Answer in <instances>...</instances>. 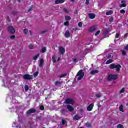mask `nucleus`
Wrapping results in <instances>:
<instances>
[{"label":"nucleus","instance_id":"6e6d98bb","mask_svg":"<svg viewBox=\"0 0 128 128\" xmlns=\"http://www.w3.org/2000/svg\"><path fill=\"white\" fill-rule=\"evenodd\" d=\"M44 66V64L40 63L39 64V67L40 68H42Z\"/></svg>","mask_w":128,"mask_h":128},{"label":"nucleus","instance_id":"7ed1b4c3","mask_svg":"<svg viewBox=\"0 0 128 128\" xmlns=\"http://www.w3.org/2000/svg\"><path fill=\"white\" fill-rule=\"evenodd\" d=\"M118 75L114 74H110L108 76V82H112V80H118Z\"/></svg>","mask_w":128,"mask_h":128},{"label":"nucleus","instance_id":"f257e3e1","mask_svg":"<svg viewBox=\"0 0 128 128\" xmlns=\"http://www.w3.org/2000/svg\"><path fill=\"white\" fill-rule=\"evenodd\" d=\"M110 70H114V68H116V72H120L122 66L113 64L110 66Z\"/></svg>","mask_w":128,"mask_h":128},{"label":"nucleus","instance_id":"f704fd0d","mask_svg":"<svg viewBox=\"0 0 128 128\" xmlns=\"http://www.w3.org/2000/svg\"><path fill=\"white\" fill-rule=\"evenodd\" d=\"M126 90V89L124 88H122V90L120 91V94H124Z\"/></svg>","mask_w":128,"mask_h":128},{"label":"nucleus","instance_id":"f8f14e48","mask_svg":"<svg viewBox=\"0 0 128 128\" xmlns=\"http://www.w3.org/2000/svg\"><path fill=\"white\" fill-rule=\"evenodd\" d=\"M88 18L90 20H94L96 18V14L92 13L88 14Z\"/></svg>","mask_w":128,"mask_h":128},{"label":"nucleus","instance_id":"c9c22d12","mask_svg":"<svg viewBox=\"0 0 128 128\" xmlns=\"http://www.w3.org/2000/svg\"><path fill=\"white\" fill-rule=\"evenodd\" d=\"M63 12H66V14H68V12H70V11L66 8L63 9Z\"/></svg>","mask_w":128,"mask_h":128},{"label":"nucleus","instance_id":"cd10ccee","mask_svg":"<svg viewBox=\"0 0 128 128\" xmlns=\"http://www.w3.org/2000/svg\"><path fill=\"white\" fill-rule=\"evenodd\" d=\"M120 112H124V105H121L120 107Z\"/></svg>","mask_w":128,"mask_h":128},{"label":"nucleus","instance_id":"de8ad7c7","mask_svg":"<svg viewBox=\"0 0 128 128\" xmlns=\"http://www.w3.org/2000/svg\"><path fill=\"white\" fill-rule=\"evenodd\" d=\"M78 26L80 28H82V22L78 23Z\"/></svg>","mask_w":128,"mask_h":128},{"label":"nucleus","instance_id":"052dcab7","mask_svg":"<svg viewBox=\"0 0 128 128\" xmlns=\"http://www.w3.org/2000/svg\"><path fill=\"white\" fill-rule=\"evenodd\" d=\"M46 30H44V31L41 32L42 34H46Z\"/></svg>","mask_w":128,"mask_h":128},{"label":"nucleus","instance_id":"4468645a","mask_svg":"<svg viewBox=\"0 0 128 128\" xmlns=\"http://www.w3.org/2000/svg\"><path fill=\"white\" fill-rule=\"evenodd\" d=\"M98 72H100L98 70H93L91 71L90 74H92V76H94V74H98Z\"/></svg>","mask_w":128,"mask_h":128},{"label":"nucleus","instance_id":"b1692460","mask_svg":"<svg viewBox=\"0 0 128 128\" xmlns=\"http://www.w3.org/2000/svg\"><path fill=\"white\" fill-rule=\"evenodd\" d=\"M68 76V74H64L58 76V78H65V76Z\"/></svg>","mask_w":128,"mask_h":128},{"label":"nucleus","instance_id":"e433bc0d","mask_svg":"<svg viewBox=\"0 0 128 128\" xmlns=\"http://www.w3.org/2000/svg\"><path fill=\"white\" fill-rule=\"evenodd\" d=\"M117 128H124V127L123 125L120 124L118 125Z\"/></svg>","mask_w":128,"mask_h":128},{"label":"nucleus","instance_id":"603ef678","mask_svg":"<svg viewBox=\"0 0 128 128\" xmlns=\"http://www.w3.org/2000/svg\"><path fill=\"white\" fill-rule=\"evenodd\" d=\"M86 4L88 6V4H90V0H86Z\"/></svg>","mask_w":128,"mask_h":128},{"label":"nucleus","instance_id":"4be33fe9","mask_svg":"<svg viewBox=\"0 0 128 128\" xmlns=\"http://www.w3.org/2000/svg\"><path fill=\"white\" fill-rule=\"evenodd\" d=\"M114 14V12L112 10H110L106 12V16H112Z\"/></svg>","mask_w":128,"mask_h":128},{"label":"nucleus","instance_id":"423d86ee","mask_svg":"<svg viewBox=\"0 0 128 128\" xmlns=\"http://www.w3.org/2000/svg\"><path fill=\"white\" fill-rule=\"evenodd\" d=\"M23 78L24 80H30L33 79L32 76L30 74L24 75Z\"/></svg>","mask_w":128,"mask_h":128},{"label":"nucleus","instance_id":"774afa93","mask_svg":"<svg viewBox=\"0 0 128 128\" xmlns=\"http://www.w3.org/2000/svg\"><path fill=\"white\" fill-rule=\"evenodd\" d=\"M75 14H78V10H76Z\"/></svg>","mask_w":128,"mask_h":128},{"label":"nucleus","instance_id":"49530a36","mask_svg":"<svg viewBox=\"0 0 128 128\" xmlns=\"http://www.w3.org/2000/svg\"><path fill=\"white\" fill-rule=\"evenodd\" d=\"M29 48H30V50H34V46L30 45L29 46Z\"/></svg>","mask_w":128,"mask_h":128},{"label":"nucleus","instance_id":"09e8293b","mask_svg":"<svg viewBox=\"0 0 128 128\" xmlns=\"http://www.w3.org/2000/svg\"><path fill=\"white\" fill-rule=\"evenodd\" d=\"M32 8H33L32 6H31V7L28 9V12H32Z\"/></svg>","mask_w":128,"mask_h":128},{"label":"nucleus","instance_id":"0e129e2a","mask_svg":"<svg viewBox=\"0 0 128 128\" xmlns=\"http://www.w3.org/2000/svg\"><path fill=\"white\" fill-rule=\"evenodd\" d=\"M124 49L127 50H128V44L125 47Z\"/></svg>","mask_w":128,"mask_h":128},{"label":"nucleus","instance_id":"7c9ffc66","mask_svg":"<svg viewBox=\"0 0 128 128\" xmlns=\"http://www.w3.org/2000/svg\"><path fill=\"white\" fill-rule=\"evenodd\" d=\"M121 52L122 54V56H126V52L124 50H121Z\"/></svg>","mask_w":128,"mask_h":128},{"label":"nucleus","instance_id":"4d7b16f0","mask_svg":"<svg viewBox=\"0 0 128 128\" xmlns=\"http://www.w3.org/2000/svg\"><path fill=\"white\" fill-rule=\"evenodd\" d=\"M108 60L112 58V55L111 54H110L109 56H108Z\"/></svg>","mask_w":128,"mask_h":128},{"label":"nucleus","instance_id":"3c124183","mask_svg":"<svg viewBox=\"0 0 128 128\" xmlns=\"http://www.w3.org/2000/svg\"><path fill=\"white\" fill-rule=\"evenodd\" d=\"M120 34H118L116 36V38H120Z\"/></svg>","mask_w":128,"mask_h":128},{"label":"nucleus","instance_id":"6e6552de","mask_svg":"<svg viewBox=\"0 0 128 128\" xmlns=\"http://www.w3.org/2000/svg\"><path fill=\"white\" fill-rule=\"evenodd\" d=\"M94 105L92 104H90L87 108L88 112H92V110H94Z\"/></svg>","mask_w":128,"mask_h":128},{"label":"nucleus","instance_id":"9b49d317","mask_svg":"<svg viewBox=\"0 0 128 128\" xmlns=\"http://www.w3.org/2000/svg\"><path fill=\"white\" fill-rule=\"evenodd\" d=\"M66 2V0H57L55 2L56 4H61Z\"/></svg>","mask_w":128,"mask_h":128},{"label":"nucleus","instance_id":"8fccbe9b","mask_svg":"<svg viewBox=\"0 0 128 128\" xmlns=\"http://www.w3.org/2000/svg\"><path fill=\"white\" fill-rule=\"evenodd\" d=\"M100 94H96V97H97L98 98H100Z\"/></svg>","mask_w":128,"mask_h":128},{"label":"nucleus","instance_id":"ea45409f","mask_svg":"<svg viewBox=\"0 0 128 128\" xmlns=\"http://www.w3.org/2000/svg\"><path fill=\"white\" fill-rule=\"evenodd\" d=\"M120 12L122 14H126V10H122L120 11Z\"/></svg>","mask_w":128,"mask_h":128},{"label":"nucleus","instance_id":"79ce46f5","mask_svg":"<svg viewBox=\"0 0 128 128\" xmlns=\"http://www.w3.org/2000/svg\"><path fill=\"white\" fill-rule=\"evenodd\" d=\"M73 62H74V64H77V62H78V58L73 59Z\"/></svg>","mask_w":128,"mask_h":128},{"label":"nucleus","instance_id":"5701e85b","mask_svg":"<svg viewBox=\"0 0 128 128\" xmlns=\"http://www.w3.org/2000/svg\"><path fill=\"white\" fill-rule=\"evenodd\" d=\"M112 62H114V60L110 59L106 62V64H112Z\"/></svg>","mask_w":128,"mask_h":128},{"label":"nucleus","instance_id":"20e7f679","mask_svg":"<svg viewBox=\"0 0 128 128\" xmlns=\"http://www.w3.org/2000/svg\"><path fill=\"white\" fill-rule=\"evenodd\" d=\"M8 32H9V34H16V29L14 28V26H9L8 28Z\"/></svg>","mask_w":128,"mask_h":128},{"label":"nucleus","instance_id":"412c9836","mask_svg":"<svg viewBox=\"0 0 128 128\" xmlns=\"http://www.w3.org/2000/svg\"><path fill=\"white\" fill-rule=\"evenodd\" d=\"M38 58H40V54H38L37 55L35 56L34 58H33V60H37Z\"/></svg>","mask_w":128,"mask_h":128},{"label":"nucleus","instance_id":"aec40b11","mask_svg":"<svg viewBox=\"0 0 128 128\" xmlns=\"http://www.w3.org/2000/svg\"><path fill=\"white\" fill-rule=\"evenodd\" d=\"M109 33H110V31L106 29L104 31L103 34H104V36H106L107 34H108Z\"/></svg>","mask_w":128,"mask_h":128},{"label":"nucleus","instance_id":"72a5a7b5","mask_svg":"<svg viewBox=\"0 0 128 128\" xmlns=\"http://www.w3.org/2000/svg\"><path fill=\"white\" fill-rule=\"evenodd\" d=\"M64 25L66 26H70V22H66L64 23Z\"/></svg>","mask_w":128,"mask_h":128},{"label":"nucleus","instance_id":"1a4fd4ad","mask_svg":"<svg viewBox=\"0 0 128 128\" xmlns=\"http://www.w3.org/2000/svg\"><path fill=\"white\" fill-rule=\"evenodd\" d=\"M66 107L68 110H69V112H74V107L70 104L67 105Z\"/></svg>","mask_w":128,"mask_h":128},{"label":"nucleus","instance_id":"e2e57ef3","mask_svg":"<svg viewBox=\"0 0 128 128\" xmlns=\"http://www.w3.org/2000/svg\"><path fill=\"white\" fill-rule=\"evenodd\" d=\"M128 33H127L126 34H125L124 36V38H128Z\"/></svg>","mask_w":128,"mask_h":128},{"label":"nucleus","instance_id":"2eb2a0df","mask_svg":"<svg viewBox=\"0 0 128 128\" xmlns=\"http://www.w3.org/2000/svg\"><path fill=\"white\" fill-rule=\"evenodd\" d=\"M65 36L68 38H70V33L68 30H67L66 33H65Z\"/></svg>","mask_w":128,"mask_h":128},{"label":"nucleus","instance_id":"bb28decb","mask_svg":"<svg viewBox=\"0 0 128 128\" xmlns=\"http://www.w3.org/2000/svg\"><path fill=\"white\" fill-rule=\"evenodd\" d=\"M86 126L88 128H92V124L88 122L86 124Z\"/></svg>","mask_w":128,"mask_h":128},{"label":"nucleus","instance_id":"39448f33","mask_svg":"<svg viewBox=\"0 0 128 128\" xmlns=\"http://www.w3.org/2000/svg\"><path fill=\"white\" fill-rule=\"evenodd\" d=\"M64 104H71V106H74V99L67 98Z\"/></svg>","mask_w":128,"mask_h":128},{"label":"nucleus","instance_id":"ddd939ff","mask_svg":"<svg viewBox=\"0 0 128 128\" xmlns=\"http://www.w3.org/2000/svg\"><path fill=\"white\" fill-rule=\"evenodd\" d=\"M60 52L61 54H64L66 53V49H64V47H60Z\"/></svg>","mask_w":128,"mask_h":128},{"label":"nucleus","instance_id":"4c0bfd02","mask_svg":"<svg viewBox=\"0 0 128 128\" xmlns=\"http://www.w3.org/2000/svg\"><path fill=\"white\" fill-rule=\"evenodd\" d=\"M114 17H111L109 20L110 22V24H112V22H114Z\"/></svg>","mask_w":128,"mask_h":128},{"label":"nucleus","instance_id":"a211bd4d","mask_svg":"<svg viewBox=\"0 0 128 128\" xmlns=\"http://www.w3.org/2000/svg\"><path fill=\"white\" fill-rule=\"evenodd\" d=\"M65 20L67 22H70V20H72V18H70V16H65Z\"/></svg>","mask_w":128,"mask_h":128},{"label":"nucleus","instance_id":"2f4dec72","mask_svg":"<svg viewBox=\"0 0 128 128\" xmlns=\"http://www.w3.org/2000/svg\"><path fill=\"white\" fill-rule=\"evenodd\" d=\"M24 88L26 92H28V90H30V86H26Z\"/></svg>","mask_w":128,"mask_h":128},{"label":"nucleus","instance_id":"338daca9","mask_svg":"<svg viewBox=\"0 0 128 128\" xmlns=\"http://www.w3.org/2000/svg\"><path fill=\"white\" fill-rule=\"evenodd\" d=\"M30 36H32V30L30 31Z\"/></svg>","mask_w":128,"mask_h":128},{"label":"nucleus","instance_id":"f3484780","mask_svg":"<svg viewBox=\"0 0 128 128\" xmlns=\"http://www.w3.org/2000/svg\"><path fill=\"white\" fill-rule=\"evenodd\" d=\"M74 120H80V117L78 115H76L74 118Z\"/></svg>","mask_w":128,"mask_h":128},{"label":"nucleus","instance_id":"473e14b6","mask_svg":"<svg viewBox=\"0 0 128 128\" xmlns=\"http://www.w3.org/2000/svg\"><path fill=\"white\" fill-rule=\"evenodd\" d=\"M120 7L122 8H126V4H122L120 6Z\"/></svg>","mask_w":128,"mask_h":128},{"label":"nucleus","instance_id":"a19ab883","mask_svg":"<svg viewBox=\"0 0 128 128\" xmlns=\"http://www.w3.org/2000/svg\"><path fill=\"white\" fill-rule=\"evenodd\" d=\"M44 60L42 58L40 59V64H44Z\"/></svg>","mask_w":128,"mask_h":128},{"label":"nucleus","instance_id":"69168bd1","mask_svg":"<svg viewBox=\"0 0 128 128\" xmlns=\"http://www.w3.org/2000/svg\"><path fill=\"white\" fill-rule=\"evenodd\" d=\"M18 14V13L16 12V11H14L12 12L13 14Z\"/></svg>","mask_w":128,"mask_h":128},{"label":"nucleus","instance_id":"f03ea898","mask_svg":"<svg viewBox=\"0 0 128 128\" xmlns=\"http://www.w3.org/2000/svg\"><path fill=\"white\" fill-rule=\"evenodd\" d=\"M76 76H78V80H82L84 76V70H80L77 74Z\"/></svg>","mask_w":128,"mask_h":128},{"label":"nucleus","instance_id":"6ab92c4d","mask_svg":"<svg viewBox=\"0 0 128 128\" xmlns=\"http://www.w3.org/2000/svg\"><path fill=\"white\" fill-rule=\"evenodd\" d=\"M62 82L60 81H56L55 82V86H62Z\"/></svg>","mask_w":128,"mask_h":128},{"label":"nucleus","instance_id":"680f3d73","mask_svg":"<svg viewBox=\"0 0 128 128\" xmlns=\"http://www.w3.org/2000/svg\"><path fill=\"white\" fill-rule=\"evenodd\" d=\"M22 2H24V0H18V2L20 4H22Z\"/></svg>","mask_w":128,"mask_h":128},{"label":"nucleus","instance_id":"864d4df0","mask_svg":"<svg viewBox=\"0 0 128 128\" xmlns=\"http://www.w3.org/2000/svg\"><path fill=\"white\" fill-rule=\"evenodd\" d=\"M7 20L9 21V22H12V21H10V18L8 16L7 17Z\"/></svg>","mask_w":128,"mask_h":128},{"label":"nucleus","instance_id":"58836bf2","mask_svg":"<svg viewBox=\"0 0 128 128\" xmlns=\"http://www.w3.org/2000/svg\"><path fill=\"white\" fill-rule=\"evenodd\" d=\"M100 30H99L95 34L96 36H100Z\"/></svg>","mask_w":128,"mask_h":128},{"label":"nucleus","instance_id":"a878e982","mask_svg":"<svg viewBox=\"0 0 128 128\" xmlns=\"http://www.w3.org/2000/svg\"><path fill=\"white\" fill-rule=\"evenodd\" d=\"M52 62H54V64H56V56L54 55L52 56Z\"/></svg>","mask_w":128,"mask_h":128},{"label":"nucleus","instance_id":"37998d69","mask_svg":"<svg viewBox=\"0 0 128 128\" xmlns=\"http://www.w3.org/2000/svg\"><path fill=\"white\" fill-rule=\"evenodd\" d=\"M40 110H44V106H40Z\"/></svg>","mask_w":128,"mask_h":128},{"label":"nucleus","instance_id":"9d476101","mask_svg":"<svg viewBox=\"0 0 128 128\" xmlns=\"http://www.w3.org/2000/svg\"><path fill=\"white\" fill-rule=\"evenodd\" d=\"M96 30H98V27L93 26L91 28H89L88 32H96Z\"/></svg>","mask_w":128,"mask_h":128},{"label":"nucleus","instance_id":"dca6fc26","mask_svg":"<svg viewBox=\"0 0 128 128\" xmlns=\"http://www.w3.org/2000/svg\"><path fill=\"white\" fill-rule=\"evenodd\" d=\"M68 112L66 109H62V110L60 111V112L62 114V116H65L66 114Z\"/></svg>","mask_w":128,"mask_h":128},{"label":"nucleus","instance_id":"13d9d810","mask_svg":"<svg viewBox=\"0 0 128 128\" xmlns=\"http://www.w3.org/2000/svg\"><path fill=\"white\" fill-rule=\"evenodd\" d=\"M82 115V114H84V109L80 110Z\"/></svg>","mask_w":128,"mask_h":128},{"label":"nucleus","instance_id":"c03bdc74","mask_svg":"<svg viewBox=\"0 0 128 128\" xmlns=\"http://www.w3.org/2000/svg\"><path fill=\"white\" fill-rule=\"evenodd\" d=\"M66 122L65 120H62V124L63 126H64V124H66Z\"/></svg>","mask_w":128,"mask_h":128},{"label":"nucleus","instance_id":"bf43d9fd","mask_svg":"<svg viewBox=\"0 0 128 128\" xmlns=\"http://www.w3.org/2000/svg\"><path fill=\"white\" fill-rule=\"evenodd\" d=\"M78 30V28H73V30H74V32H76V30Z\"/></svg>","mask_w":128,"mask_h":128},{"label":"nucleus","instance_id":"a18cd8bd","mask_svg":"<svg viewBox=\"0 0 128 128\" xmlns=\"http://www.w3.org/2000/svg\"><path fill=\"white\" fill-rule=\"evenodd\" d=\"M10 40H14L16 38V36L14 35H13L10 37Z\"/></svg>","mask_w":128,"mask_h":128},{"label":"nucleus","instance_id":"c756f323","mask_svg":"<svg viewBox=\"0 0 128 128\" xmlns=\"http://www.w3.org/2000/svg\"><path fill=\"white\" fill-rule=\"evenodd\" d=\"M38 74H40V72H36L34 74V78H37Z\"/></svg>","mask_w":128,"mask_h":128},{"label":"nucleus","instance_id":"5fc2aeb1","mask_svg":"<svg viewBox=\"0 0 128 128\" xmlns=\"http://www.w3.org/2000/svg\"><path fill=\"white\" fill-rule=\"evenodd\" d=\"M126 0H123L122 1L121 4H126Z\"/></svg>","mask_w":128,"mask_h":128},{"label":"nucleus","instance_id":"0eeeda50","mask_svg":"<svg viewBox=\"0 0 128 128\" xmlns=\"http://www.w3.org/2000/svg\"><path fill=\"white\" fill-rule=\"evenodd\" d=\"M36 110L34 108H32L27 111L26 114L30 116L32 114H36Z\"/></svg>","mask_w":128,"mask_h":128},{"label":"nucleus","instance_id":"393cba45","mask_svg":"<svg viewBox=\"0 0 128 128\" xmlns=\"http://www.w3.org/2000/svg\"><path fill=\"white\" fill-rule=\"evenodd\" d=\"M23 32L24 33V34H28V28L24 29V30H23Z\"/></svg>","mask_w":128,"mask_h":128},{"label":"nucleus","instance_id":"c85d7f7f","mask_svg":"<svg viewBox=\"0 0 128 128\" xmlns=\"http://www.w3.org/2000/svg\"><path fill=\"white\" fill-rule=\"evenodd\" d=\"M44 52H46V48L43 47L42 48V54H44Z\"/></svg>","mask_w":128,"mask_h":128}]
</instances>
